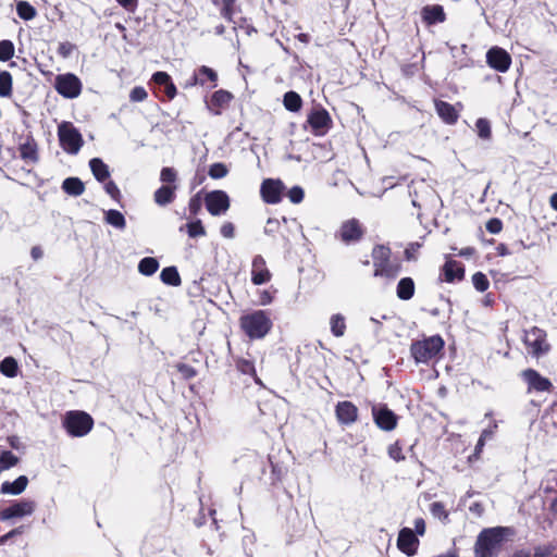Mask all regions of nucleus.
<instances>
[{
    "label": "nucleus",
    "mask_w": 557,
    "mask_h": 557,
    "mask_svg": "<svg viewBox=\"0 0 557 557\" xmlns=\"http://www.w3.org/2000/svg\"><path fill=\"white\" fill-rule=\"evenodd\" d=\"M104 190L114 200H117L121 196L120 189L113 181H108L104 184Z\"/></svg>",
    "instance_id": "8fccbe9b"
},
{
    "label": "nucleus",
    "mask_w": 557,
    "mask_h": 557,
    "mask_svg": "<svg viewBox=\"0 0 557 557\" xmlns=\"http://www.w3.org/2000/svg\"><path fill=\"white\" fill-rule=\"evenodd\" d=\"M90 170L98 182H104L110 177L109 166L99 158L89 161Z\"/></svg>",
    "instance_id": "393cba45"
},
{
    "label": "nucleus",
    "mask_w": 557,
    "mask_h": 557,
    "mask_svg": "<svg viewBox=\"0 0 557 557\" xmlns=\"http://www.w3.org/2000/svg\"><path fill=\"white\" fill-rule=\"evenodd\" d=\"M472 283L475 289L479 292H485L490 286L486 275L481 272H476L473 274Z\"/></svg>",
    "instance_id": "37998d69"
},
{
    "label": "nucleus",
    "mask_w": 557,
    "mask_h": 557,
    "mask_svg": "<svg viewBox=\"0 0 557 557\" xmlns=\"http://www.w3.org/2000/svg\"><path fill=\"white\" fill-rule=\"evenodd\" d=\"M435 109L440 117L446 124H454L457 122L459 114L453 104L445 101H436Z\"/></svg>",
    "instance_id": "412c9836"
},
{
    "label": "nucleus",
    "mask_w": 557,
    "mask_h": 557,
    "mask_svg": "<svg viewBox=\"0 0 557 557\" xmlns=\"http://www.w3.org/2000/svg\"><path fill=\"white\" fill-rule=\"evenodd\" d=\"M20 154L22 159L35 162L37 160L36 145L33 141H26L25 144L21 145Z\"/></svg>",
    "instance_id": "e433bc0d"
},
{
    "label": "nucleus",
    "mask_w": 557,
    "mask_h": 557,
    "mask_svg": "<svg viewBox=\"0 0 557 557\" xmlns=\"http://www.w3.org/2000/svg\"><path fill=\"white\" fill-rule=\"evenodd\" d=\"M522 379L528 384V392H550L553 388L552 382L542 376L537 371L533 369H527L521 373Z\"/></svg>",
    "instance_id": "2eb2a0df"
},
{
    "label": "nucleus",
    "mask_w": 557,
    "mask_h": 557,
    "mask_svg": "<svg viewBox=\"0 0 557 557\" xmlns=\"http://www.w3.org/2000/svg\"><path fill=\"white\" fill-rule=\"evenodd\" d=\"M312 132L315 135H324L331 127L332 120L325 109H314L307 119Z\"/></svg>",
    "instance_id": "ddd939ff"
},
{
    "label": "nucleus",
    "mask_w": 557,
    "mask_h": 557,
    "mask_svg": "<svg viewBox=\"0 0 557 557\" xmlns=\"http://www.w3.org/2000/svg\"><path fill=\"white\" fill-rule=\"evenodd\" d=\"M283 103L286 110L290 112H298L301 109L302 100L295 91H287L284 95Z\"/></svg>",
    "instance_id": "c85d7f7f"
},
{
    "label": "nucleus",
    "mask_w": 557,
    "mask_h": 557,
    "mask_svg": "<svg viewBox=\"0 0 557 557\" xmlns=\"http://www.w3.org/2000/svg\"><path fill=\"white\" fill-rule=\"evenodd\" d=\"M0 372L8 377H15L18 373L16 359L13 357H5L0 363Z\"/></svg>",
    "instance_id": "c756f323"
},
{
    "label": "nucleus",
    "mask_w": 557,
    "mask_h": 557,
    "mask_svg": "<svg viewBox=\"0 0 557 557\" xmlns=\"http://www.w3.org/2000/svg\"><path fill=\"white\" fill-rule=\"evenodd\" d=\"M14 54V46L10 40L0 41V61H9Z\"/></svg>",
    "instance_id": "a19ab883"
},
{
    "label": "nucleus",
    "mask_w": 557,
    "mask_h": 557,
    "mask_svg": "<svg viewBox=\"0 0 557 557\" xmlns=\"http://www.w3.org/2000/svg\"><path fill=\"white\" fill-rule=\"evenodd\" d=\"M20 533H21L20 529H14V530L10 531L9 533H7L0 537V544H4L10 537H12L16 534H20Z\"/></svg>",
    "instance_id": "338daca9"
},
{
    "label": "nucleus",
    "mask_w": 557,
    "mask_h": 557,
    "mask_svg": "<svg viewBox=\"0 0 557 557\" xmlns=\"http://www.w3.org/2000/svg\"><path fill=\"white\" fill-rule=\"evenodd\" d=\"M30 256L32 258L37 261L39 259L42 258L44 256V251L42 249L39 247V246H34L32 249H30Z\"/></svg>",
    "instance_id": "680f3d73"
},
{
    "label": "nucleus",
    "mask_w": 557,
    "mask_h": 557,
    "mask_svg": "<svg viewBox=\"0 0 557 557\" xmlns=\"http://www.w3.org/2000/svg\"><path fill=\"white\" fill-rule=\"evenodd\" d=\"M227 168L223 163H213L209 169V176L214 180L226 176Z\"/></svg>",
    "instance_id": "c03bdc74"
},
{
    "label": "nucleus",
    "mask_w": 557,
    "mask_h": 557,
    "mask_svg": "<svg viewBox=\"0 0 557 557\" xmlns=\"http://www.w3.org/2000/svg\"><path fill=\"white\" fill-rule=\"evenodd\" d=\"M75 49V46L69 41H64V42H61L58 47V53L62 57V58H69L72 52L74 51Z\"/></svg>",
    "instance_id": "3c124183"
},
{
    "label": "nucleus",
    "mask_w": 557,
    "mask_h": 557,
    "mask_svg": "<svg viewBox=\"0 0 557 557\" xmlns=\"http://www.w3.org/2000/svg\"><path fill=\"white\" fill-rule=\"evenodd\" d=\"M188 208L191 213L197 214L200 209L199 200L191 198Z\"/></svg>",
    "instance_id": "e2e57ef3"
},
{
    "label": "nucleus",
    "mask_w": 557,
    "mask_h": 557,
    "mask_svg": "<svg viewBox=\"0 0 557 557\" xmlns=\"http://www.w3.org/2000/svg\"><path fill=\"white\" fill-rule=\"evenodd\" d=\"M116 2L125 10L134 12L137 7L138 0H116Z\"/></svg>",
    "instance_id": "4d7b16f0"
},
{
    "label": "nucleus",
    "mask_w": 557,
    "mask_h": 557,
    "mask_svg": "<svg viewBox=\"0 0 557 557\" xmlns=\"http://www.w3.org/2000/svg\"><path fill=\"white\" fill-rule=\"evenodd\" d=\"M12 94V76L9 72H0V97H10Z\"/></svg>",
    "instance_id": "c9c22d12"
},
{
    "label": "nucleus",
    "mask_w": 557,
    "mask_h": 557,
    "mask_svg": "<svg viewBox=\"0 0 557 557\" xmlns=\"http://www.w3.org/2000/svg\"><path fill=\"white\" fill-rule=\"evenodd\" d=\"M35 508L36 504L34 500L23 499L15 502L0 512V519L2 521H8L12 519L24 518L33 515Z\"/></svg>",
    "instance_id": "1a4fd4ad"
},
{
    "label": "nucleus",
    "mask_w": 557,
    "mask_h": 557,
    "mask_svg": "<svg viewBox=\"0 0 557 557\" xmlns=\"http://www.w3.org/2000/svg\"><path fill=\"white\" fill-rule=\"evenodd\" d=\"M287 196L293 203H299L304 199V189L299 186H294L289 189Z\"/></svg>",
    "instance_id": "de8ad7c7"
},
{
    "label": "nucleus",
    "mask_w": 557,
    "mask_h": 557,
    "mask_svg": "<svg viewBox=\"0 0 557 557\" xmlns=\"http://www.w3.org/2000/svg\"><path fill=\"white\" fill-rule=\"evenodd\" d=\"M331 332L334 336L341 337L345 334L346 322L341 313L333 314L330 319Z\"/></svg>",
    "instance_id": "2f4dec72"
},
{
    "label": "nucleus",
    "mask_w": 557,
    "mask_h": 557,
    "mask_svg": "<svg viewBox=\"0 0 557 557\" xmlns=\"http://www.w3.org/2000/svg\"><path fill=\"white\" fill-rule=\"evenodd\" d=\"M272 300H273V296H272V294H271L270 292H268V290H262V292L260 293L259 304H260L261 306H267V305L271 304V302H272Z\"/></svg>",
    "instance_id": "13d9d810"
},
{
    "label": "nucleus",
    "mask_w": 557,
    "mask_h": 557,
    "mask_svg": "<svg viewBox=\"0 0 557 557\" xmlns=\"http://www.w3.org/2000/svg\"><path fill=\"white\" fill-rule=\"evenodd\" d=\"M53 86L57 92L66 99L77 98L83 89L82 81L73 73L57 75Z\"/></svg>",
    "instance_id": "0eeeda50"
},
{
    "label": "nucleus",
    "mask_w": 557,
    "mask_h": 557,
    "mask_svg": "<svg viewBox=\"0 0 557 557\" xmlns=\"http://www.w3.org/2000/svg\"><path fill=\"white\" fill-rule=\"evenodd\" d=\"M62 426L71 437H83L92 430L94 419L85 411L70 410L62 418Z\"/></svg>",
    "instance_id": "20e7f679"
},
{
    "label": "nucleus",
    "mask_w": 557,
    "mask_h": 557,
    "mask_svg": "<svg viewBox=\"0 0 557 557\" xmlns=\"http://www.w3.org/2000/svg\"><path fill=\"white\" fill-rule=\"evenodd\" d=\"M177 185H162L153 194L154 202L160 207L172 203L175 199Z\"/></svg>",
    "instance_id": "aec40b11"
},
{
    "label": "nucleus",
    "mask_w": 557,
    "mask_h": 557,
    "mask_svg": "<svg viewBox=\"0 0 557 557\" xmlns=\"http://www.w3.org/2000/svg\"><path fill=\"white\" fill-rule=\"evenodd\" d=\"M184 227L186 228L188 236L191 238L202 237L206 235V230L200 220L189 222Z\"/></svg>",
    "instance_id": "4c0bfd02"
},
{
    "label": "nucleus",
    "mask_w": 557,
    "mask_h": 557,
    "mask_svg": "<svg viewBox=\"0 0 557 557\" xmlns=\"http://www.w3.org/2000/svg\"><path fill=\"white\" fill-rule=\"evenodd\" d=\"M485 440L483 438H479L478 443H476V446H475V449H474V456H479V454L482 451L484 445H485Z\"/></svg>",
    "instance_id": "774afa93"
},
{
    "label": "nucleus",
    "mask_w": 557,
    "mask_h": 557,
    "mask_svg": "<svg viewBox=\"0 0 557 557\" xmlns=\"http://www.w3.org/2000/svg\"><path fill=\"white\" fill-rule=\"evenodd\" d=\"M58 136L63 150L71 154H76L84 143L82 134L70 122H62L59 125Z\"/></svg>",
    "instance_id": "423d86ee"
},
{
    "label": "nucleus",
    "mask_w": 557,
    "mask_h": 557,
    "mask_svg": "<svg viewBox=\"0 0 557 557\" xmlns=\"http://www.w3.org/2000/svg\"><path fill=\"white\" fill-rule=\"evenodd\" d=\"M496 428H497V425H496V424H494L492 428L485 429V430L482 432V434H481V436H480V437H481V438H483V440H485V441H486V440L492 438V437H493V435H494V431H495V429H496Z\"/></svg>",
    "instance_id": "0e129e2a"
},
{
    "label": "nucleus",
    "mask_w": 557,
    "mask_h": 557,
    "mask_svg": "<svg viewBox=\"0 0 557 557\" xmlns=\"http://www.w3.org/2000/svg\"><path fill=\"white\" fill-rule=\"evenodd\" d=\"M198 73H199L200 75H205V76H207V77H208V79H209V81H211V82H215V81H216V78H218L216 73H215L212 69H210V67H208V66H205V65H202V66L199 69Z\"/></svg>",
    "instance_id": "6e6d98bb"
},
{
    "label": "nucleus",
    "mask_w": 557,
    "mask_h": 557,
    "mask_svg": "<svg viewBox=\"0 0 557 557\" xmlns=\"http://www.w3.org/2000/svg\"><path fill=\"white\" fill-rule=\"evenodd\" d=\"M523 343L529 352L534 357H541L549 351V344L546 341V332L533 326L524 332Z\"/></svg>",
    "instance_id": "6e6552de"
},
{
    "label": "nucleus",
    "mask_w": 557,
    "mask_h": 557,
    "mask_svg": "<svg viewBox=\"0 0 557 557\" xmlns=\"http://www.w3.org/2000/svg\"><path fill=\"white\" fill-rule=\"evenodd\" d=\"M414 530L418 535H423L425 533V522L422 518H417L414 520Z\"/></svg>",
    "instance_id": "052dcab7"
},
{
    "label": "nucleus",
    "mask_w": 557,
    "mask_h": 557,
    "mask_svg": "<svg viewBox=\"0 0 557 557\" xmlns=\"http://www.w3.org/2000/svg\"><path fill=\"white\" fill-rule=\"evenodd\" d=\"M475 128L478 132V136L480 138L485 139V140L491 138V135H492L491 124L486 119H483V117L478 119L475 122Z\"/></svg>",
    "instance_id": "58836bf2"
},
{
    "label": "nucleus",
    "mask_w": 557,
    "mask_h": 557,
    "mask_svg": "<svg viewBox=\"0 0 557 557\" xmlns=\"http://www.w3.org/2000/svg\"><path fill=\"white\" fill-rule=\"evenodd\" d=\"M271 273L267 268L265 260L256 256L251 264V281L255 285L265 284L271 280Z\"/></svg>",
    "instance_id": "a211bd4d"
},
{
    "label": "nucleus",
    "mask_w": 557,
    "mask_h": 557,
    "mask_svg": "<svg viewBox=\"0 0 557 557\" xmlns=\"http://www.w3.org/2000/svg\"><path fill=\"white\" fill-rule=\"evenodd\" d=\"M27 484H28L27 476L21 475L13 482H8V481L3 482L1 484L0 492H1V494L20 495L26 490Z\"/></svg>",
    "instance_id": "4be33fe9"
},
{
    "label": "nucleus",
    "mask_w": 557,
    "mask_h": 557,
    "mask_svg": "<svg viewBox=\"0 0 557 557\" xmlns=\"http://www.w3.org/2000/svg\"><path fill=\"white\" fill-rule=\"evenodd\" d=\"M205 203L211 215H221L230 208V198L223 190H213L206 195Z\"/></svg>",
    "instance_id": "9d476101"
},
{
    "label": "nucleus",
    "mask_w": 557,
    "mask_h": 557,
    "mask_svg": "<svg viewBox=\"0 0 557 557\" xmlns=\"http://www.w3.org/2000/svg\"><path fill=\"white\" fill-rule=\"evenodd\" d=\"M236 12L235 0H223L222 16L228 21H232L233 15Z\"/></svg>",
    "instance_id": "a18cd8bd"
},
{
    "label": "nucleus",
    "mask_w": 557,
    "mask_h": 557,
    "mask_svg": "<svg viewBox=\"0 0 557 557\" xmlns=\"http://www.w3.org/2000/svg\"><path fill=\"white\" fill-rule=\"evenodd\" d=\"M336 418L342 424H352L358 418V408L350 401H339L335 408Z\"/></svg>",
    "instance_id": "6ab92c4d"
},
{
    "label": "nucleus",
    "mask_w": 557,
    "mask_h": 557,
    "mask_svg": "<svg viewBox=\"0 0 557 557\" xmlns=\"http://www.w3.org/2000/svg\"><path fill=\"white\" fill-rule=\"evenodd\" d=\"M152 81L158 85L165 86L171 81V77L166 72H156L152 75Z\"/></svg>",
    "instance_id": "864d4df0"
},
{
    "label": "nucleus",
    "mask_w": 557,
    "mask_h": 557,
    "mask_svg": "<svg viewBox=\"0 0 557 557\" xmlns=\"http://www.w3.org/2000/svg\"><path fill=\"white\" fill-rule=\"evenodd\" d=\"M431 513L440 519V520H448V511L445 509V506L441 502H434L430 506Z\"/></svg>",
    "instance_id": "79ce46f5"
},
{
    "label": "nucleus",
    "mask_w": 557,
    "mask_h": 557,
    "mask_svg": "<svg viewBox=\"0 0 557 557\" xmlns=\"http://www.w3.org/2000/svg\"><path fill=\"white\" fill-rule=\"evenodd\" d=\"M284 185L280 180L268 178L261 184V196L268 203L281 201Z\"/></svg>",
    "instance_id": "dca6fc26"
},
{
    "label": "nucleus",
    "mask_w": 557,
    "mask_h": 557,
    "mask_svg": "<svg viewBox=\"0 0 557 557\" xmlns=\"http://www.w3.org/2000/svg\"><path fill=\"white\" fill-rule=\"evenodd\" d=\"M362 235L363 230L356 219L345 221L336 233V236L347 245L358 242Z\"/></svg>",
    "instance_id": "4468645a"
},
{
    "label": "nucleus",
    "mask_w": 557,
    "mask_h": 557,
    "mask_svg": "<svg viewBox=\"0 0 557 557\" xmlns=\"http://www.w3.org/2000/svg\"><path fill=\"white\" fill-rule=\"evenodd\" d=\"M147 97H148V94L145 90V88L144 87H139V86L133 88L131 94H129L131 100L135 101V102L144 101Z\"/></svg>",
    "instance_id": "09e8293b"
},
{
    "label": "nucleus",
    "mask_w": 557,
    "mask_h": 557,
    "mask_svg": "<svg viewBox=\"0 0 557 557\" xmlns=\"http://www.w3.org/2000/svg\"><path fill=\"white\" fill-rule=\"evenodd\" d=\"M486 62L492 69L505 73L511 65V57L506 50L493 47L486 52Z\"/></svg>",
    "instance_id": "f8f14e48"
},
{
    "label": "nucleus",
    "mask_w": 557,
    "mask_h": 557,
    "mask_svg": "<svg viewBox=\"0 0 557 557\" xmlns=\"http://www.w3.org/2000/svg\"><path fill=\"white\" fill-rule=\"evenodd\" d=\"M503 228V223L499 219H491L487 223H486V230L491 233V234H498Z\"/></svg>",
    "instance_id": "603ef678"
},
{
    "label": "nucleus",
    "mask_w": 557,
    "mask_h": 557,
    "mask_svg": "<svg viewBox=\"0 0 557 557\" xmlns=\"http://www.w3.org/2000/svg\"><path fill=\"white\" fill-rule=\"evenodd\" d=\"M159 269V262L156 258L146 257L138 263V271L140 274L150 276L154 274Z\"/></svg>",
    "instance_id": "cd10ccee"
},
{
    "label": "nucleus",
    "mask_w": 557,
    "mask_h": 557,
    "mask_svg": "<svg viewBox=\"0 0 557 557\" xmlns=\"http://www.w3.org/2000/svg\"><path fill=\"white\" fill-rule=\"evenodd\" d=\"M177 172L175 169L166 166L160 172V181L162 185H176Z\"/></svg>",
    "instance_id": "ea45409f"
},
{
    "label": "nucleus",
    "mask_w": 557,
    "mask_h": 557,
    "mask_svg": "<svg viewBox=\"0 0 557 557\" xmlns=\"http://www.w3.org/2000/svg\"><path fill=\"white\" fill-rule=\"evenodd\" d=\"M178 370L187 377H191L195 375V371L193 368L182 364L178 367Z\"/></svg>",
    "instance_id": "69168bd1"
},
{
    "label": "nucleus",
    "mask_w": 557,
    "mask_h": 557,
    "mask_svg": "<svg viewBox=\"0 0 557 557\" xmlns=\"http://www.w3.org/2000/svg\"><path fill=\"white\" fill-rule=\"evenodd\" d=\"M62 189L70 196H81L85 186L84 183L78 177H67L62 183Z\"/></svg>",
    "instance_id": "a878e982"
},
{
    "label": "nucleus",
    "mask_w": 557,
    "mask_h": 557,
    "mask_svg": "<svg viewBox=\"0 0 557 557\" xmlns=\"http://www.w3.org/2000/svg\"><path fill=\"white\" fill-rule=\"evenodd\" d=\"M106 222L119 230H123L126 225L124 215L120 211L113 209L106 212Z\"/></svg>",
    "instance_id": "473e14b6"
},
{
    "label": "nucleus",
    "mask_w": 557,
    "mask_h": 557,
    "mask_svg": "<svg viewBox=\"0 0 557 557\" xmlns=\"http://www.w3.org/2000/svg\"><path fill=\"white\" fill-rule=\"evenodd\" d=\"M164 92L169 99H173L176 96L177 90L172 81H169V83L164 86Z\"/></svg>",
    "instance_id": "bf43d9fd"
},
{
    "label": "nucleus",
    "mask_w": 557,
    "mask_h": 557,
    "mask_svg": "<svg viewBox=\"0 0 557 557\" xmlns=\"http://www.w3.org/2000/svg\"><path fill=\"white\" fill-rule=\"evenodd\" d=\"M422 17L425 23L432 25L445 21V13L442 5H426L422 9Z\"/></svg>",
    "instance_id": "5701e85b"
},
{
    "label": "nucleus",
    "mask_w": 557,
    "mask_h": 557,
    "mask_svg": "<svg viewBox=\"0 0 557 557\" xmlns=\"http://www.w3.org/2000/svg\"><path fill=\"white\" fill-rule=\"evenodd\" d=\"M444 274L445 280L447 282H453L455 280H460L463 276V269L460 263L456 261H447L444 265Z\"/></svg>",
    "instance_id": "bb28decb"
},
{
    "label": "nucleus",
    "mask_w": 557,
    "mask_h": 557,
    "mask_svg": "<svg viewBox=\"0 0 557 557\" xmlns=\"http://www.w3.org/2000/svg\"><path fill=\"white\" fill-rule=\"evenodd\" d=\"M16 12L17 15L25 21H30L36 16L35 8L30 5L27 1L17 2Z\"/></svg>",
    "instance_id": "f704fd0d"
},
{
    "label": "nucleus",
    "mask_w": 557,
    "mask_h": 557,
    "mask_svg": "<svg viewBox=\"0 0 557 557\" xmlns=\"http://www.w3.org/2000/svg\"><path fill=\"white\" fill-rule=\"evenodd\" d=\"M160 278L164 284L171 286H178L181 284V277L175 267H168L161 271Z\"/></svg>",
    "instance_id": "7c9ffc66"
},
{
    "label": "nucleus",
    "mask_w": 557,
    "mask_h": 557,
    "mask_svg": "<svg viewBox=\"0 0 557 557\" xmlns=\"http://www.w3.org/2000/svg\"><path fill=\"white\" fill-rule=\"evenodd\" d=\"M414 282L411 277H403L396 287L397 297L401 300H409L414 295Z\"/></svg>",
    "instance_id": "b1692460"
},
{
    "label": "nucleus",
    "mask_w": 557,
    "mask_h": 557,
    "mask_svg": "<svg viewBox=\"0 0 557 557\" xmlns=\"http://www.w3.org/2000/svg\"><path fill=\"white\" fill-rule=\"evenodd\" d=\"M372 416L377 428L383 431H393L397 425V416L385 405L373 406Z\"/></svg>",
    "instance_id": "9b49d317"
},
{
    "label": "nucleus",
    "mask_w": 557,
    "mask_h": 557,
    "mask_svg": "<svg viewBox=\"0 0 557 557\" xmlns=\"http://www.w3.org/2000/svg\"><path fill=\"white\" fill-rule=\"evenodd\" d=\"M444 348V341L440 335L413 342L410 352L416 363H429L437 358Z\"/></svg>",
    "instance_id": "7ed1b4c3"
},
{
    "label": "nucleus",
    "mask_w": 557,
    "mask_h": 557,
    "mask_svg": "<svg viewBox=\"0 0 557 557\" xmlns=\"http://www.w3.org/2000/svg\"><path fill=\"white\" fill-rule=\"evenodd\" d=\"M506 531L500 527L483 530L474 545L475 557H495L500 550Z\"/></svg>",
    "instance_id": "f257e3e1"
},
{
    "label": "nucleus",
    "mask_w": 557,
    "mask_h": 557,
    "mask_svg": "<svg viewBox=\"0 0 557 557\" xmlns=\"http://www.w3.org/2000/svg\"><path fill=\"white\" fill-rule=\"evenodd\" d=\"M388 456L395 461H401L405 459L403 448L399 446L398 443H394L388 447Z\"/></svg>",
    "instance_id": "49530a36"
},
{
    "label": "nucleus",
    "mask_w": 557,
    "mask_h": 557,
    "mask_svg": "<svg viewBox=\"0 0 557 557\" xmlns=\"http://www.w3.org/2000/svg\"><path fill=\"white\" fill-rule=\"evenodd\" d=\"M419 545V540L409 528H404L399 531L397 539L398 548L408 556L416 554Z\"/></svg>",
    "instance_id": "f3484780"
},
{
    "label": "nucleus",
    "mask_w": 557,
    "mask_h": 557,
    "mask_svg": "<svg viewBox=\"0 0 557 557\" xmlns=\"http://www.w3.org/2000/svg\"><path fill=\"white\" fill-rule=\"evenodd\" d=\"M220 233L225 238H233L235 234V227L231 222H225L221 228Z\"/></svg>",
    "instance_id": "5fc2aeb1"
},
{
    "label": "nucleus",
    "mask_w": 557,
    "mask_h": 557,
    "mask_svg": "<svg viewBox=\"0 0 557 557\" xmlns=\"http://www.w3.org/2000/svg\"><path fill=\"white\" fill-rule=\"evenodd\" d=\"M239 324L250 339L263 338L272 329L270 315L263 310L244 314L239 319Z\"/></svg>",
    "instance_id": "f03ea898"
},
{
    "label": "nucleus",
    "mask_w": 557,
    "mask_h": 557,
    "mask_svg": "<svg viewBox=\"0 0 557 557\" xmlns=\"http://www.w3.org/2000/svg\"><path fill=\"white\" fill-rule=\"evenodd\" d=\"M233 96L226 90H218L211 97V106L219 109L226 107L232 100Z\"/></svg>",
    "instance_id": "72a5a7b5"
},
{
    "label": "nucleus",
    "mask_w": 557,
    "mask_h": 557,
    "mask_svg": "<svg viewBox=\"0 0 557 557\" xmlns=\"http://www.w3.org/2000/svg\"><path fill=\"white\" fill-rule=\"evenodd\" d=\"M375 277L394 280L399 273V265L389 260V249L384 246H375L372 251Z\"/></svg>",
    "instance_id": "39448f33"
}]
</instances>
